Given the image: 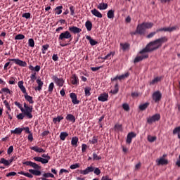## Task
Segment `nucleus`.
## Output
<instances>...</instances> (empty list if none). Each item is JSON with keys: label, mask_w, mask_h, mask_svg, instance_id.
<instances>
[{"label": "nucleus", "mask_w": 180, "mask_h": 180, "mask_svg": "<svg viewBox=\"0 0 180 180\" xmlns=\"http://www.w3.org/2000/svg\"><path fill=\"white\" fill-rule=\"evenodd\" d=\"M167 37H162L159 39H157L154 41L149 42L144 49L140 51L139 53L144 54V53H151L153 51H155V50H158V49L162 47L164 43H167Z\"/></svg>", "instance_id": "nucleus-1"}, {"label": "nucleus", "mask_w": 180, "mask_h": 180, "mask_svg": "<svg viewBox=\"0 0 180 180\" xmlns=\"http://www.w3.org/2000/svg\"><path fill=\"white\" fill-rule=\"evenodd\" d=\"M72 41V35L70 31H65L61 32L58 37V41L61 47H65L70 44Z\"/></svg>", "instance_id": "nucleus-2"}, {"label": "nucleus", "mask_w": 180, "mask_h": 180, "mask_svg": "<svg viewBox=\"0 0 180 180\" xmlns=\"http://www.w3.org/2000/svg\"><path fill=\"white\" fill-rule=\"evenodd\" d=\"M14 105L15 106H18V108L21 110L22 113H24L25 115H26V117L27 119H33V115L32 114V112H33V105H27L26 103H24V108L20 104V103L15 101L14 103Z\"/></svg>", "instance_id": "nucleus-3"}, {"label": "nucleus", "mask_w": 180, "mask_h": 180, "mask_svg": "<svg viewBox=\"0 0 180 180\" xmlns=\"http://www.w3.org/2000/svg\"><path fill=\"white\" fill-rule=\"evenodd\" d=\"M25 165H27L29 167H32L33 169H30L28 171L30 174H32V175H35L36 176H40L41 175V172L38 169H41V167H40L39 165H37L35 162H33L32 161H26L23 163Z\"/></svg>", "instance_id": "nucleus-4"}, {"label": "nucleus", "mask_w": 180, "mask_h": 180, "mask_svg": "<svg viewBox=\"0 0 180 180\" xmlns=\"http://www.w3.org/2000/svg\"><path fill=\"white\" fill-rule=\"evenodd\" d=\"M90 172H94L95 175H101V169L92 165H90L84 170L79 171V174L82 175H88V174H90Z\"/></svg>", "instance_id": "nucleus-5"}, {"label": "nucleus", "mask_w": 180, "mask_h": 180, "mask_svg": "<svg viewBox=\"0 0 180 180\" xmlns=\"http://www.w3.org/2000/svg\"><path fill=\"white\" fill-rule=\"evenodd\" d=\"M154 26L153 22H143L138 25V32L146 34V29H151Z\"/></svg>", "instance_id": "nucleus-6"}, {"label": "nucleus", "mask_w": 180, "mask_h": 180, "mask_svg": "<svg viewBox=\"0 0 180 180\" xmlns=\"http://www.w3.org/2000/svg\"><path fill=\"white\" fill-rule=\"evenodd\" d=\"M161 119V115L160 114H155L152 117H150L147 119V122L149 124H153L155 122H158Z\"/></svg>", "instance_id": "nucleus-7"}, {"label": "nucleus", "mask_w": 180, "mask_h": 180, "mask_svg": "<svg viewBox=\"0 0 180 180\" xmlns=\"http://www.w3.org/2000/svg\"><path fill=\"white\" fill-rule=\"evenodd\" d=\"M8 61H13V63H15L17 65H19L20 67H27V63L19 58H13V59H8Z\"/></svg>", "instance_id": "nucleus-8"}, {"label": "nucleus", "mask_w": 180, "mask_h": 180, "mask_svg": "<svg viewBox=\"0 0 180 180\" xmlns=\"http://www.w3.org/2000/svg\"><path fill=\"white\" fill-rule=\"evenodd\" d=\"M152 98L155 103H157L160 101H161V98H162V94H161V91H157L153 94Z\"/></svg>", "instance_id": "nucleus-9"}, {"label": "nucleus", "mask_w": 180, "mask_h": 180, "mask_svg": "<svg viewBox=\"0 0 180 180\" xmlns=\"http://www.w3.org/2000/svg\"><path fill=\"white\" fill-rule=\"evenodd\" d=\"M52 79L58 86H63L64 85V79L63 78H58L57 76H53Z\"/></svg>", "instance_id": "nucleus-10"}, {"label": "nucleus", "mask_w": 180, "mask_h": 180, "mask_svg": "<svg viewBox=\"0 0 180 180\" xmlns=\"http://www.w3.org/2000/svg\"><path fill=\"white\" fill-rule=\"evenodd\" d=\"M176 29V27H162L156 30L157 33H160V32H174Z\"/></svg>", "instance_id": "nucleus-11"}, {"label": "nucleus", "mask_w": 180, "mask_h": 180, "mask_svg": "<svg viewBox=\"0 0 180 180\" xmlns=\"http://www.w3.org/2000/svg\"><path fill=\"white\" fill-rule=\"evenodd\" d=\"M70 82L72 85H79V79L78 78V76H77V75L73 74L70 77Z\"/></svg>", "instance_id": "nucleus-12"}, {"label": "nucleus", "mask_w": 180, "mask_h": 180, "mask_svg": "<svg viewBox=\"0 0 180 180\" xmlns=\"http://www.w3.org/2000/svg\"><path fill=\"white\" fill-rule=\"evenodd\" d=\"M70 98L72 99V103H73V105H78L79 103V101L77 98L75 93H70Z\"/></svg>", "instance_id": "nucleus-13"}, {"label": "nucleus", "mask_w": 180, "mask_h": 180, "mask_svg": "<svg viewBox=\"0 0 180 180\" xmlns=\"http://www.w3.org/2000/svg\"><path fill=\"white\" fill-rule=\"evenodd\" d=\"M69 31H70L71 33H74L75 34H77V33H81L82 32V30L81 28H78L76 26H72L69 27Z\"/></svg>", "instance_id": "nucleus-14"}, {"label": "nucleus", "mask_w": 180, "mask_h": 180, "mask_svg": "<svg viewBox=\"0 0 180 180\" xmlns=\"http://www.w3.org/2000/svg\"><path fill=\"white\" fill-rule=\"evenodd\" d=\"M136 134L134 132H130L127 134V144H131V140L136 137Z\"/></svg>", "instance_id": "nucleus-15"}, {"label": "nucleus", "mask_w": 180, "mask_h": 180, "mask_svg": "<svg viewBox=\"0 0 180 180\" xmlns=\"http://www.w3.org/2000/svg\"><path fill=\"white\" fill-rule=\"evenodd\" d=\"M108 98H109V95L107 93H103L98 97V100L100 102H106V101H108Z\"/></svg>", "instance_id": "nucleus-16"}, {"label": "nucleus", "mask_w": 180, "mask_h": 180, "mask_svg": "<svg viewBox=\"0 0 180 180\" xmlns=\"http://www.w3.org/2000/svg\"><path fill=\"white\" fill-rule=\"evenodd\" d=\"M145 58H148V54L142 55L141 56H136L134 60V64L143 61Z\"/></svg>", "instance_id": "nucleus-17"}, {"label": "nucleus", "mask_w": 180, "mask_h": 180, "mask_svg": "<svg viewBox=\"0 0 180 180\" xmlns=\"http://www.w3.org/2000/svg\"><path fill=\"white\" fill-rule=\"evenodd\" d=\"M24 98L25 101H27V102L30 103V105H33V103H34V101H33V97H32L31 96H29L27 93L24 94Z\"/></svg>", "instance_id": "nucleus-18"}, {"label": "nucleus", "mask_w": 180, "mask_h": 180, "mask_svg": "<svg viewBox=\"0 0 180 180\" xmlns=\"http://www.w3.org/2000/svg\"><path fill=\"white\" fill-rule=\"evenodd\" d=\"M37 84H38V86L35 87V91H39V92H40V91H41V88H43L44 83L41 79H37Z\"/></svg>", "instance_id": "nucleus-19"}, {"label": "nucleus", "mask_w": 180, "mask_h": 180, "mask_svg": "<svg viewBox=\"0 0 180 180\" xmlns=\"http://www.w3.org/2000/svg\"><path fill=\"white\" fill-rule=\"evenodd\" d=\"M18 87L20 88V91L22 92V94H24V95H26V94H27V92L26 91V87H25V86H23V81H20L18 82Z\"/></svg>", "instance_id": "nucleus-20"}, {"label": "nucleus", "mask_w": 180, "mask_h": 180, "mask_svg": "<svg viewBox=\"0 0 180 180\" xmlns=\"http://www.w3.org/2000/svg\"><path fill=\"white\" fill-rule=\"evenodd\" d=\"M91 12L94 16H96V18H103L102 13H101V12H99L96 8L91 10Z\"/></svg>", "instance_id": "nucleus-21"}, {"label": "nucleus", "mask_w": 180, "mask_h": 180, "mask_svg": "<svg viewBox=\"0 0 180 180\" xmlns=\"http://www.w3.org/2000/svg\"><path fill=\"white\" fill-rule=\"evenodd\" d=\"M158 165H167L168 160L165 159L164 158H160V160H158Z\"/></svg>", "instance_id": "nucleus-22"}, {"label": "nucleus", "mask_w": 180, "mask_h": 180, "mask_svg": "<svg viewBox=\"0 0 180 180\" xmlns=\"http://www.w3.org/2000/svg\"><path fill=\"white\" fill-rule=\"evenodd\" d=\"M97 8L100 11H105V9H108V4L101 3L97 6Z\"/></svg>", "instance_id": "nucleus-23"}, {"label": "nucleus", "mask_w": 180, "mask_h": 180, "mask_svg": "<svg viewBox=\"0 0 180 180\" xmlns=\"http://www.w3.org/2000/svg\"><path fill=\"white\" fill-rule=\"evenodd\" d=\"M162 79V77H156L152 81L150 82V85H155Z\"/></svg>", "instance_id": "nucleus-24"}, {"label": "nucleus", "mask_w": 180, "mask_h": 180, "mask_svg": "<svg viewBox=\"0 0 180 180\" xmlns=\"http://www.w3.org/2000/svg\"><path fill=\"white\" fill-rule=\"evenodd\" d=\"M65 119L68 120V122H71L72 123L75 122V116L72 114H68Z\"/></svg>", "instance_id": "nucleus-25"}, {"label": "nucleus", "mask_w": 180, "mask_h": 180, "mask_svg": "<svg viewBox=\"0 0 180 180\" xmlns=\"http://www.w3.org/2000/svg\"><path fill=\"white\" fill-rule=\"evenodd\" d=\"M78 141H79V139L77 136H74L72 138V141H71V145L73 147H78Z\"/></svg>", "instance_id": "nucleus-26"}, {"label": "nucleus", "mask_w": 180, "mask_h": 180, "mask_svg": "<svg viewBox=\"0 0 180 180\" xmlns=\"http://www.w3.org/2000/svg\"><path fill=\"white\" fill-rule=\"evenodd\" d=\"M127 77H129V73H125L124 75H122L115 77L113 79V81H117V79L122 81V79H124V78H127Z\"/></svg>", "instance_id": "nucleus-27"}, {"label": "nucleus", "mask_w": 180, "mask_h": 180, "mask_svg": "<svg viewBox=\"0 0 180 180\" xmlns=\"http://www.w3.org/2000/svg\"><path fill=\"white\" fill-rule=\"evenodd\" d=\"M86 39L89 40L91 46H96V44H98V41L92 39L90 36H86Z\"/></svg>", "instance_id": "nucleus-28"}, {"label": "nucleus", "mask_w": 180, "mask_h": 180, "mask_svg": "<svg viewBox=\"0 0 180 180\" xmlns=\"http://www.w3.org/2000/svg\"><path fill=\"white\" fill-rule=\"evenodd\" d=\"M32 150H33V151H35L36 153H45L46 150H44L41 148H39L37 146H32L30 148Z\"/></svg>", "instance_id": "nucleus-29"}, {"label": "nucleus", "mask_w": 180, "mask_h": 180, "mask_svg": "<svg viewBox=\"0 0 180 180\" xmlns=\"http://www.w3.org/2000/svg\"><path fill=\"white\" fill-rule=\"evenodd\" d=\"M34 161H37L38 162H41V164H47V160H44V158L41 157H34Z\"/></svg>", "instance_id": "nucleus-30"}, {"label": "nucleus", "mask_w": 180, "mask_h": 180, "mask_svg": "<svg viewBox=\"0 0 180 180\" xmlns=\"http://www.w3.org/2000/svg\"><path fill=\"white\" fill-rule=\"evenodd\" d=\"M85 27L88 32H91V30H92V22L89 20H87L85 22Z\"/></svg>", "instance_id": "nucleus-31"}, {"label": "nucleus", "mask_w": 180, "mask_h": 180, "mask_svg": "<svg viewBox=\"0 0 180 180\" xmlns=\"http://www.w3.org/2000/svg\"><path fill=\"white\" fill-rule=\"evenodd\" d=\"M22 131H23L22 128H15V130H11V134H22Z\"/></svg>", "instance_id": "nucleus-32"}, {"label": "nucleus", "mask_w": 180, "mask_h": 180, "mask_svg": "<svg viewBox=\"0 0 180 180\" xmlns=\"http://www.w3.org/2000/svg\"><path fill=\"white\" fill-rule=\"evenodd\" d=\"M56 15H61L63 13V6H58L55 8Z\"/></svg>", "instance_id": "nucleus-33"}, {"label": "nucleus", "mask_w": 180, "mask_h": 180, "mask_svg": "<svg viewBox=\"0 0 180 180\" xmlns=\"http://www.w3.org/2000/svg\"><path fill=\"white\" fill-rule=\"evenodd\" d=\"M64 119V117L63 116H58L57 117H54L53 119V122L56 124L58 122V123H60V122H61V120H63Z\"/></svg>", "instance_id": "nucleus-34"}, {"label": "nucleus", "mask_w": 180, "mask_h": 180, "mask_svg": "<svg viewBox=\"0 0 180 180\" xmlns=\"http://www.w3.org/2000/svg\"><path fill=\"white\" fill-rule=\"evenodd\" d=\"M67 137H68V134L67 132H60V139L62 141H64Z\"/></svg>", "instance_id": "nucleus-35"}, {"label": "nucleus", "mask_w": 180, "mask_h": 180, "mask_svg": "<svg viewBox=\"0 0 180 180\" xmlns=\"http://www.w3.org/2000/svg\"><path fill=\"white\" fill-rule=\"evenodd\" d=\"M91 87L87 86L84 88V95L85 96H91Z\"/></svg>", "instance_id": "nucleus-36"}, {"label": "nucleus", "mask_w": 180, "mask_h": 180, "mask_svg": "<svg viewBox=\"0 0 180 180\" xmlns=\"http://www.w3.org/2000/svg\"><path fill=\"white\" fill-rule=\"evenodd\" d=\"M114 129L115 131H122V130H123V127H122V124H116L114 127Z\"/></svg>", "instance_id": "nucleus-37"}, {"label": "nucleus", "mask_w": 180, "mask_h": 180, "mask_svg": "<svg viewBox=\"0 0 180 180\" xmlns=\"http://www.w3.org/2000/svg\"><path fill=\"white\" fill-rule=\"evenodd\" d=\"M148 105H150V103H146L140 105H139L140 110H146V108H148Z\"/></svg>", "instance_id": "nucleus-38"}, {"label": "nucleus", "mask_w": 180, "mask_h": 180, "mask_svg": "<svg viewBox=\"0 0 180 180\" xmlns=\"http://www.w3.org/2000/svg\"><path fill=\"white\" fill-rule=\"evenodd\" d=\"M89 143L90 144H96V143H98V136H93L92 139L89 141Z\"/></svg>", "instance_id": "nucleus-39"}, {"label": "nucleus", "mask_w": 180, "mask_h": 180, "mask_svg": "<svg viewBox=\"0 0 180 180\" xmlns=\"http://www.w3.org/2000/svg\"><path fill=\"white\" fill-rule=\"evenodd\" d=\"M50 47V45L49 44H45L42 46V49H41V51H42V54H46V51H47V50H49V48Z\"/></svg>", "instance_id": "nucleus-40"}, {"label": "nucleus", "mask_w": 180, "mask_h": 180, "mask_svg": "<svg viewBox=\"0 0 180 180\" xmlns=\"http://www.w3.org/2000/svg\"><path fill=\"white\" fill-rule=\"evenodd\" d=\"M0 164H4L6 167H8L9 165V160H7L6 159L1 158L0 160Z\"/></svg>", "instance_id": "nucleus-41"}, {"label": "nucleus", "mask_w": 180, "mask_h": 180, "mask_svg": "<svg viewBox=\"0 0 180 180\" xmlns=\"http://www.w3.org/2000/svg\"><path fill=\"white\" fill-rule=\"evenodd\" d=\"M156 140V136H151V135L148 136V141H149V143H154V141H155Z\"/></svg>", "instance_id": "nucleus-42"}, {"label": "nucleus", "mask_w": 180, "mask_h": 180, "mask_svg": "<svg viewBox=\"0 0 180 180\" xmlns=\"http://www.w3.org/2000/svg\"><path fill=\"white\" fill-rule=\"evenodd\" d=\"M120 46L122 49V50L126 51L127 50V49H129L130 47V44L125 43V44H120Z\"/></svg>", "instance_id": "nucleus-43"}, {"label": "nucleus", "mask_w": 180, "mask_h": 180, "mask_svg": "<svg viewBox=\"0 0 180 180\" xmlns=\"http://www.w3.org/2000/svg\"><path fill=\"white\" fill-rule=\"evenodd\" d=\"M53 89H54V83L51 82L49 86L48 91L49 92V94H53Z\"/></svg>", "instance_id": "nucleus-44"}, {"label": "nucleus", "mask_w": 180, "mask_h": 180, "mask_svg": "<svg viewBox=\"0 0 180 180\" xmlns=\"http://www.w3.org/2000/svg\"><path fill=\"white\" fill-rule=\"evenodd\" d=\"M43 176L42 178H45L47 179V178H54V174H51V173H44L43 174Z\"/></svg>", "instance_id": "nucleus-45"}, {"label": "nucleus", "mask_w": 180, "mask_h": 180, "mask_svg": "<svg viewBox=\"0 0 180 180\" xmlns=\"http://www.w3.org/2000/svg\"><path fill=\"white\" fill-rule=\"evenodd\" d=\"M28 46L32 48L34 47V39H33L32 38L29 39H28Z\"/></svg>", "instance_id": "nucleus-46"}, {"label": "nucleus", "mask_w": 180, "mask_h": 180, "mask_svg": "<svg viewBox=\"0 0 180 180\" xmlns=\"http://www.w3.org/2000/svg\"><path fill=\"white\" fill-rule=\"evenodd\" d=\"M25 39V35L22 34H18L15 37V40H23Z\"/></svg>", "instance_id": "nucleus-47"}, {"label": "nucleus", "mask_w": 180, "mask_h": 180, "mask_svg": "<svg viewBox=\"0 0 180 180\" xmlns=\"http://www.w3.org/2000/svg\"><path fill=\"white\" fill-rule=\"evenodd\" d=\"M70 15L71 16H75V7L74 6H70Z\"/></svg>", "instance_id": "nucleus-48"}, {"label": "nucleus", "mask_w": 180, "mask_h": 180, "mask_svg": "<svg viewBox=\"0 0 180 180\" xmlns=\"http://www.w3.org/2000/svg\"><path fill=\"white\" fill-rule=\"evenodd\" d=\"M131 36H136V34H140L141 36H143L144 34L143 33H139V25L136 27V30L135 32L131 33Z\"/></svg>", "instance_id": "nucleus-49"}, {"label": "nucleus", "mask_w": 180, "mask_h": 180, "mask_svg": "<svg viewBox=\"0 0 180 180\" xmlns=\"http://www.w3.org/2000/svg\"><path fill=\"white\" fill-rule=\"evenodd\" d=\"M107 16L108 19H113V11L112 10L108 11L107 13Z\"/></svg>", "instance_id": "nucleus-50"}, {"label": "nucleus", "mask_w": 180, "mask_h": 180, "mask_svg": "<svg viewBox=\"0 0 180 180\" xmlns=\"http://www.w3.org/2000/svg\"><path fill=\"white\" fill-rule=\"evenodd\" d=\"M41 157L44 158V160H46L47 161V164H49V161L51 160V158L49 156V155L43 154Z\"/></svg>", "instance_id": "nucleus-51"}, {"label": "nucleus", "mask_w": 180, "mask_h": 180, "mask_svg": "<svg viewBox=\"0 0 180 180\" xmlns=\"http://www.w3.org/2000/svg\"><path fill=\"white\" fill-rule=\"evenodd\" d=\"M111 56H113V53H108L104 58L98 57V58H101V60H110Z\"/></svg>", "instance_id": "nucleus-52"}, {"label": "nucleus", "mask_w": 180, "mask_h": 180, "mask_svg": "<svg viewBox=\"0 0 180 180\" xmlns=\"http://www.w3.org/2000/svg\"><path fill=\"white\" fill-rule=\"evenodd\" d=\"M119 92V84L116 83L113 90V94H116Z\"/></svg>", "instance_id": "nucleus-53"}, {"label": "nucleus", "mask_w": 180, "mask_h": 180, "mask_svg": "<svg viewBox=\"0 0 180 180\" xmlns=\"http://www.w3.org/2000/svg\"><path fill=\"white\" fill-rule=\"evenodd\" d=\"M25 116H26L25 115V113H20L17 115V119L18 120H23V119H25Z\"/></svg>", "instance_id": "nucleus-54"}, {"label": "nucleus", "mask_w": 180, "mask_h": 180, "mask_svg": "<svg viewBox=\"0 0 180 180\" xmlns=\"http://www.w3.org/2000/svg\"><path fill=\"white\" fill-rule=\"evenodd\" d=\"M155 34H157V31L152 32L146 36L147 39H153L154 37Z\"/></svg>", "instance_id": "nucleus-55"}, {"label": "nucleus", "mask_w": 180, "mask_h": 180, "mask_svg": "<svg viewBox=\"0 0 180 180\" xmlns=\"http://www.w3.org/2000/svg\"><path fill=\"white\" fill-rule=\"evenodd\" d=\"M101 156H98V155L96 153H93V160H96V161H99V160H101Z\"/></svg>", "instance_id": "nucleus-56"}, {"label": "nucleus", "mask_w": 180, "mask_h": 180, "mask_svg": "<svg viewBox=\"0 0 180 180\" xmlns=\"http://www.w3.org/2000/svg\"><path fill=\"white\" fill-rule=\"evenodd\" d=\"M122 108L124 110H126L127 112H129V110H130V106H129V104L127 103H124L122 105Z\"/></svg>", "instance_id": "nucleus-57"}, {"label": "nucleus", "mask_w": 180, "mask_h": 180, "mask_svg": "<svg viewBox=\"0 0 180 180\" xmlns=\"http://www.w3.org/2000/svg\"><path fill=\"white\" fill-rule=\"evenodd\" d=\"M70 169H77V168H79V164L75 163L70 166Z\"/></svg>", "instance_id": "nucleus-58"}, {"label": "nucleus", "mask_w": 180, "mask_h": 180, "mask_svg": "<svg viewBox=\"0 0 180 180\" xmlns=\"http://www.w3.org/2000/svg\"><path fill=\"white\" fill-rule=\"evenodd\" d=\"M15 81L16 79H15V77H11L8 84H10V85H15Z\"/></svg>", "instance_id": "nucleus-59"}, {"label": "nucleus", "mask_w": 180, "mask_h": 180, "mask_svg": "<svg viewBox=\"0 0 180 180\" xmlns=\"http://www.w3.org/2000/svg\"><path fill=\"white\" fill-rule=\"evenodd\" d=\"M179 133H180V126L174 128V129L173 130V134H179Z\"/></svg>", "instance_id": "nucleus-60"}, {"label": "nucleus", "mask_w": 180, "mask_h": 180, "mask_svg": "<svg viewBox=\"0 0 180 180\" xmlns=\"http://www.w3.org/2000/svg\"><path fill=\"white\" fill-rule=\"evenodd\" d=\"M1 94L4 92V94H11V90L8 88H3L1 89Z\"/></svg>", "instance_id": "nucleus-61"}, {"label": "nucleus", "mask_w": 180, "mask_h": 180, "mask_svg": "<svg viewBox=\"0 0 180 180\" xmlns=\"http://www.w3.org/2000/svg\"><path fill=\"white\" fill-rule=\"evenodd\" d=\"M30 13H25L22 14V18H25V19H30Z\"/></svg>", "instance_id": "nucleus-62"}, {"label": "nucleus", "mask_w": 180, "mask_h": 180, "mask_svg": "<svg viewBox=\"0 0 180 180\" xmlns=\"http://www.w3.org/2000/svg\"><path fill=\"white\" fill-rule=\"evenodd\" d=\"M86 148H88V146H86V144L85 143L82 144V151L83 153H85V151H86Z\"/></svg>", "instance_id": "nucleus-63"}, {"label": "nucleus", "mask_w": 180, "mask_h": 180, "mask_svg": "<svg viewBox=\"0 0 180 180\" xmlns=\"http://www.w3.org/2000/svg\"><path fill=\"white\" fill-rule=\"evenodd\" d=\"M12 153H13V146H9V148H8L7 153H8V154H12Z\"/></svg>", "instance_id": "nucleus-64"}]
</instances>
